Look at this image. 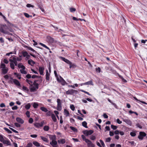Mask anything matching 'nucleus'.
Listing matches in <instances>:
<instances>
[{
	"label": "nucleus",
	"instance_id": "obj_7",
	"mask_svg": "<svg viewBox=\"0 0 147 147\" xmlns=\"http://www.w3.org/2000/svg\"><path fill=\"white\" fill-rule=\"evenodd\" d=\"M5 138L2 142L4 144H6L7 145H10L11 143L10 141L6 137H5Z\"/></svg>",
	"mask_w": 147,
	"mask_h": 147
},
{
	"label": "nucleus",
	"instance_id": "obj_2",
	"mask_svg": "<svg viewBox=\"0 0 147 147\" xmlns=\"http://www.w3.org/2000/svg\"><path fill=\"white\" fill-rule=\"evenodd\" d=\"M78 92L77 90L74 89L68 90L66 92V94L67 95H74L78 93Z\"/></svg>",
	"mask_w": 147,
	"mask_h": 147
},
{
	"label": "nucleus",
	"instance_id": "obj_40",
	"mask_svg": "<svg viewBox=\"0 0 147 147\" xmlns=\"http://www.w3.org/2000/svg\"><path fill=\"white\" fill-rule=\"evenodd\" d=\"M5 137H4L3 135H0V141L2 142L3 140L5 138Z\"/></svg>",
	"mask_w": 147,
	"mask_h": 147
},
{
	"label": "nucleus",
	"instance_id": "obj_64",
	"mask_svg": "<svg viewBox=\"0 0 147 147\" xmlns=\"http://www.w3.org/2000/svg\"><path fill=\"white\" fill-rule=\"evenodd\" d=\"M26 76L28 79L32 77L31 75L29 74H28Z\"/></svg>",
	"mask_w": 147,
	"mask_h": 147
},
{
	"label": "nucleus",
	"instance_id": "obj_41",
	"mask_svg": "<svg viewBox=\"0 0 147 147\" xmlns=\"http://www.w3.org/2000/svg\"><path fill=\"white\" fill-rule=\"evenodd\" d=\"M4 129L5 130L7 131V133L9 134H11L12 133L11 131L6 127L4 128Z\"/></svg>",
	"mask_w": 147,
	"mask_h": 147
},
{
	"label": "nucleus",
	"instance_id": "obj_46",
	"mask_svg": "<svg viewBox=\"0 0 147 147\" xmlns=\"http://www.w3.org/2000/svg\"><path fill=\"white\" fill-rule=\"evenodd\" d=\"M69 10L71 12H75L76 11V9L74 8H70Z\"/></svg>",
	"mask_w": 147,
	"mask_h": 147
},
{
	"label": "nucleus",
	"instance_id": "obj_63",
	"mask_svg": "<svg viewBox=\"0 0 147 147\" xmlns=\"http://www.w3.org/2000/svg\"><path fill=\"white\" fill-rule=\"evenodd\" d=\"M47 113H46V115L48 116H50L51 115V114H52L51 113V112L49 111H48L47 112Z\"/></svg>",
	"mask_w": 147,
	"mask_h": 147
},
{
	"label": "nucleus",
	"instance_id": "obj_34",
	"mask_svg": "<svg viewBox=\"0 0 147 147\" xmlns=\"http://www.w3.org/2000/svg\"><path fill=\"white\" fill-rule=\"evenodd\" d=\"M22 53L24 57H26L28 54V53L26 51H22Z\"/></svg>",
	"mask_w": 147,
	"mask_h": 147
},
{
	"label": "nucleus",
	"instance_id": "obj_39",
	"mask_svg": "<svg viewBox=\"0 0 147 147\" xmlns=\"http://www.w3.org/2000/svg\"><path fill=\"white\" fill-rule=\"evenodd\" d=\"M49 127L48 126L45 125L44 126L43 128V129L44 131H48L49 130Z\"/></svg>",
	"mask_w": 147,
	"mask_h": 147
},
{
	"label": "nucleus",
	"instance_id": "obj_36",
	"mask_svg": "<svg viewBox=\"0 0 147 147\" xmlns=\"http://www.w3.org/2000/svg\"><path fill=\"white\" fill-rule=\"evenodd\" d=\"M70 128L74 132H76L77 131V129L74 127H73L72 126H70Z\"/></svg>",
	"mask_w": 147,
	"mask_h": 147
},
{
	"label": "nucleus",
	"instance_id": "obj_27",
	"mask_svg": "<svg viewBox=\"0 0 147 147\" xmlns=\"http://www.w3.org/2000/svg\"><path fill=\"white\" fill-rule=\"evenodd\" d=\"M33 85H34L37 89L38 88L39 84L36 82V81H34V82H33Z\"/></svg>",
	"mask_w": 147,
	"mask_h": 147
},
{
	"label": "nucleus",
	"instance_id": "obj_12",
	"mask_svg": "<svg viewBox=\"0 0 147 147\" xmlns=\"http://www.w3.org/2000/svg\"><path fill=\"white\" fill-rule=\"evenodd\" d=\"M44 68L43 67H39V71L40 74L41 75H43V74L44 71Z\"/></svg>",
	"mask_w": 147,
	"mask_h": 147
},
{
	"label": "nucleus",
	"instance_id": "obj_53",
	"mask_svg": "<svg viewBox=\"0 0 147 147\" xmlns=\"http://www.w3.org/2000/svg\"><path fill=\"white\" fill-rule=\"evenodd\" d=\"M80 91L82 92H83L87 94H88L89 95H90V96L91 95V94H90L89 92H88L86 91L83 90H81Z\"/></svg>",
	"mask_w": 147,
	"mask_h": 147
},
{
	"label": "nucleus",
	"instance_id": "obj_5",
	"mask_svg": "<svg viewBox=\"0 0 147 147\" xmlns=\"http://www.w3.org/2000/svg\"><path fill=\"white\" fill-rule=\"evenodd\" d=\"M44 123V121H42L40 123H36L34 124V125L37 128H39L43 126Z\"/></svg>",
	"mask_w": 147,
	"mask_h": 147
},
{
	"label": "nucleus",
	"instance_id": "obj_3",
	"mask_svg": "<svg viewBox=\"0 0 147 147\" xmlns=\"http://www.w3.org/2000/svg\"><path fill=\"white\" fill-rule=\"evenodd\" d=\"M57 110L58 111H60L62 109L61 102V100L59 99H57Z\"/></svg>",
	"mask_w": 147,
	"mask_h": 147
},
{
	"label": "nucleus",
	"instance_id": "obj_56",
	"mask_svg": "<svg viewBox=\"0 0 147 147\" xmlns=\"http://www.w3.org/2000/svg\"><path fill=\"white\" fill-rule=\"evenodd\" d=\"M90 138L92 140H94L96 139V137L95 136L92 135Z\"/></svg>",
	"mask_w": 147,
	"mask_h": 147
},
{
	"label": "nucleus",
	"instance_id": "obj_31",
	"mask_svg": "<svg viewBox=\"0 0 147 147\" xmlns=\"http://www.w3.org/2000/svg\"><path fill=\"white\" fill-rule=\"evenodd\" d=\"M108 101H109L111 103V104H112L115 107V108H116V107H117V106L116 105L115 103H114L113 102H112L111 100H110V99H109V98H108Z\"/></svg>",
	"mask_w": 147,
	"mask_h": 147
},
{
	"label": "nucleus",
	"instance_id": "obj_10",
	"mask_svg": "<svg viewBox=\"0 0 147 147\" xmlns=\"http://www.w3.org/2000/svg\"><path fill=\"white\" fill-rule=\"evenodd\" d=\"M59 58L61 59L62 61H64L67 63L69 64H71V62L68 59H65V58L62 57H60Z\"/></svg>",
	"mask_w": 147,
	"mask_h": 147
},
{
	"label": "nucleus",
	"instance_id": "obj_30",
	"mask_svg": "<svg viewBox=\"0 0 147 147\" xmlns=\"http://www.w3.org/2000/svg\"><path fill=\"white\" fill-rule=\"evenodd\" d=\"M40 138L43 141L47 142H49V140L47 138L42 136H40Z\"/></svg>",
	"mask_w": 147,
	"mask_h": 147
},
{
	"label": "nucleus",
	"instance_id": "obj_62",
	"mask_svg": "<svg viewBox=\"0 0 147 147\" xmlns=\"http://www.w3.org/2000/svg\"><path fill=\"white\" fill-rule=\"evenodd\" d=\"M26 7H34V6L30 4H28L26 5Z\"/></svg>",
	"mask_w": 147,
	"mask_h": 147
},
{
	"label": "nucleus",
	"instance_id": "obj_61",
	"mask_svg": "<svg viewBox=\"0 0 147 147\" xmlns=\"http://www.w3.org/2000/svg\"><path fill=\"white\" fill-rule=\"evenodd\" d=\"M70 108L72 111H74V110L75 108L74 106L73 105H71L70 106Z\"/></svg>",
	"mask_w": 147,
	"mask_h": 147
},
{
	"label": "nucleus",
	"instance_id": "obj_49",
	"mask_svg": "<svg viewBox=\"0 0 147 147\" xmlns=\"http://www.w3.org/2000/svg\"><path fill=\"white\" fill-rule=\"evenodd\" d=\"M63 78L61 76H60L59 77V78L58 77H57V80L58 82H61V78Z\"/></svg>",
	"mask_w": 147,
	"mask_h": 147
},
{
	"label": "nucleus",
	"instance_id": "obj_45",
	"mask_svg": "<svg viewBox=\"0 0 147 147\" xmlns=\"http://www.w3.org/2000/svg\"><path fill=\"white\" fill-rule=\"evenodd\" d=\"M20 71L22 74H27V72L23 69H20Z\"/></svg>",
	"mask_w": 147,
	"mask_h": 147
},
{
	"label": "nucleus",
	"instance_id": "obj_58",
	"mask_svg": "<svg viewBox=\"0 0 147 147\" xmlns=\"http://www.w3.org/2000/svg\"><path fill=\"white\" fill-rule=\"evenodd\" d=\"M32 143H30L28 144L25 147H32Z\"/></svg>",
	"mask_w": 147,
	"mask_h": 147
},
{
	"label": "nucleus",
	"instance_id": "obj_32",
	"mask_svg": "<svg viewBox=\"0 0 147 147\" xmlns=\"http://www.w3.org/2000/svg\"><path fill=\"white\" fill-rule=\"evenodd\" d=\"M69 65V68H74L76 67V66L74 64H72V63L71 62V64Z\"/></svg>",
	"mask_w": 147,
	"mask_h": 147
},
{
	"label": "nucleus",
	"instance_id": "obj_1",
	"mask_svg": "<svg viewBox=\"0 0 147 147\" xmlns=\"http://www.w3.org/2000/svg\"><path fill=\"white\" fill-rule=\"evenodd\" d=\"M0 68L1 71V74L5 75L7 73L8 69L6 67L5 65L3 63H1L0 65Z\"/></svg>",
	"mask_w": 147,
	"mask_h": 147
},
{
	"label": "nucleus",
	"instance_id": "obj_37",
	"mask_svg": "<svg viewBox=\"0 0 147 147\" xmlns=\"http://www.w3.org/2000/svg\"><path fill=\"white\" fill-rule=\"evenodd\" d=\"M2 27H3V28H4V30H8V27L6 25V24H3L2 25Z\"/></svg>",
	"mask_w": 147,
	"mask_h": 147
},
{
	"label": "nucleus",
	"instance_id": "obj_44",
	"mask_svg": "<svg viewBox=\"0 0 147 147\" xmlns=\"http://www.w3.org/2000/svg\"><path fill=\"white\" fill-rule=\"evenodd\" d=\"M2 30V33H3V34H5L9 35V32L7 31V30Z\"/></svg>",
	"mask_w": 147,
	"mask_h": 147
},
{
	"label": "nucleus",
	"instance_id": "obj_20",
	"mask_svg": "<svg viewBox=\"0 0 147 147\" xmlns=\"http://www.w3.org/2000/svg\"><path fill=\"white\" fill-rule=\"evenodd\" d=\"M26 48H27L28 50L31 51H32L35 52L36 53L38 54V55H39L38 53H37V52L34 50V49H33L32 48L30 47H29L27 46H26Z\"/></svg>",
	"mask_w": 147,
	"mask_h": 147
},
{
	"label": "nucleus",
	"instance_id": "obj_9",
	"mask_svg": "<svg viewBox=\"0 0 147 147\" xmlns=\"http://www.w3.org/2000/svg\"><path fill=\"white\" fill-rule=\"evenodd\" d=\"M123 121L125 122L127 124L130 126H131L132 122L131 120L128 119H126L124 118H122Z\"/></svg>",
	"mask_w": 147,
	"mask_h": 147
},
{
	"label": "nucleus",
	"instance_id": "obj_24",
	"mask_svg": "<svg viewBox=\"0 0 147 147\" xmlns=\"http://www.w3.org/2000/svg\"><path fill=\"white\" fill-rule=\"evenodd\" d=\"M28 63L29 64L32 65H34L35 63L31 59L28 60Z\"/></svg>",
	"mask_w": 147,
	"mask_h": 147
},
{
	"label": "nucleus",
	"instance_id": "obj_60",
	"mask_svg": "<svg viewBox=\"0 0 147 147\" xmlns=\"http://www.w3.org/2000/svg\"><path fill=\"white\" fill-rule=\"evenodd\" d=\"M9 128L12 131H13V132L16 133H18V132L16 131V130L13 129V128H11V127H9Z\"/></svg>",
	"mask_w": 147,
	"mask_h": 147
},
{
	"label": "nucleus",
	"instance_id": "obj_52",
	"mask_svg": "<svg viewBox=\"0 0 147 147\" xmlns=\"http://www.w3.org/2000/svg\"><path fill=\"white\" fill-rule=\"evenodd\" d=\"M111 128L113 129V130H115L117 129V126L114 125H111Z\"/></svg>",
	"mask_w": 147,
	"mask_h": 147
},
{
	"label": "nucleus",
	"instance_id": "obj_51",
	"mask_svg": "<svg viewBox=\"0 0 147 147\" xmlns=\"http://www.w3.org/2000/svg\"><path fill=\"white\" fill-rule=\"evenodd\" d=\"M100 142L101 143V144L103 147H104L105 146V144L104 142L101 140H100Z\"/></svg>",
	"mask_w": 147,
	"mask_h": 147
},
{
	"label": "nucleus",
	"instance_id": "obj_50",
	"mask_svg": "<svg viewBox=\"0 0 147 147\" xmlns=\"http://www.w3.org/2000/svg\"><path fill=\"white\" fill-rule=\"evenodd\" d=\"M14 74L16 76V77L18 78V79H20L21 78V77L19 74L15 73H14Z\"/></svg>",
	"mask_w": 147,
	"mask_h": 147
},
{
	"label": "nucleus",
	"instance_id": "obj_4",
	"mask_svg": "<svg viewBox=\"0 0 147 147\" xmlns=\"http://www.w3.org/2000/svg\"><path fill=\"white\" fill-rule=\"evenodd\" d=\"M146 134L145 133L143 132H140L139 135L138 136V138L140 139L141 140L143 139V137L146 136Z\"/></svg>",
	"mask_w": 147,
	"mask_h": 147
},
{
	"label": "nucleus",
	"instance_id": "obj_19",
	"mask_svg": "<svg viewBox=\"0 0 147 147\" xmlns=\"http://www.w3.org/2000/svg\"><path fill=\"white\" fill-rule=\"evenodd\" d=\"M60 83L61 84V85L63 86H64L65 84H67V83L65 82L63 78H61V82Z\"/></svg>",
	"mask_w": 147,
	"mask_h": 147
},
{
	"label": "nucleus",
	"instance_id": "obj_48",
	"mask_svg": "<svg viewBox=\"0 0 147 147\" xmlns=\"http://www.w3.org/2000/svg\"><path fill=\"white\" fill-rule=\"evenodd\" d=\"M10 65L11 67V69H15L14 67V63H10Z\"/></svg>",
	"mask_w": 147,
	"mask_h": 147
},
{
	"label": "nucleus",
	"instance_id": "obj_11",
	"mask_svg": "<svg viewBox=\"0 0 147 147\" xmlns=\"http://www.w3.org/2000/svg\"><path fill=\"white\" fill-rule=\"evenodd\" d=\"M13 82L16 86H20V84L18 80L16 79L13 80Z\"/></svg>",
	"mask_w": 147,
	"mask_h": 147
},
{
	"label": "nucleus",
	"instance_id": "obj_15",
	"mask_svg": "<svg viewBox=\"0 0 147 147\" xmlns=\"http://www.w3.org/2000/svg\"><path fill=\"white\" fill-rule=\"evenodd\" d=\"M31 87H32L30 88V91L31 92H34L36 91V90L38 89H37L36 87L33 86Z\"/></svg>",
	"mask_w": 147,
	"mask_h": 147
},
{
	"label": "nucleus",
	"instance_id": "obj_57",
	"mask_svg": "<svg viewBox=\"0 0 147 147\" xmlns=\"http://www.w3.org/2000/svg\"><path fill=\"white\" fill-rule=\"evenodd\" d=\"M130 135L131 136L134 137L136 136V134L135 133L132 132H130Z\"/></svg>",
	"mask_w": 147,
	"mask_h": 147
},
{
	"label": "nucleus",
	"instance_id": "obj_8",
	"mask_svg": "<svg viewBox=\"0 0 147 147\" xmlns=\"http://www.w3.org/2000/svg\"><path fill=\"white\" fill-rule=\"evenodd\" d=\"M87 144L88 147H95V145L92 142L89 140L86 142Z\"/></svg>",
	"mask_w": 147,
	"mask_h": 147
},
{
	"label": "nucleus",
	"instance_id": "obj_59",
	"mask_svg": "<svg viewBox=\"0 0 147 147\" xmlns=\"http://www.w3.org/2000/svg\"><path fill=\"white\" fill-rule=\"evenodd\" d=\"M30 112L29 111H26V115L29 118L30 117Z\"/></svg>",
	"mask_w": 147,
	"mask_h": 147
},
{
	"label": "nucleus",
	"instance_id": "obj_38",
	"mask_svg": "<svg viewBox=\"0 0 147 147\" xmlns=\"http://www.w3.org/2000/svg\"><path fill=\"white\" fill-rule=\"evenodd\" d=\"M82 138L83 140L84 141L86 142H87V141L89 140L88 139L86 138L85 136L83 135H82Z\"/></svg>",
	"mask_w": 147,
	"mask_h": 147
},
{
	"label": "nucleus",
	"instance_id": "obj_22",
	"mask_svg": "<svg viewBox=\"0 0 147 147\" xmlns=\"http://www.w3.org/2000/svg\"><path fill=\"white\" fill-rule=\"evenodd\" d=\"M40 110L45 112H47L48 111L47 109L44 107H41L40 108Z\"/></svg>",
	"mask_w": 147,
	"mask_h": 147
},
{
	"label": "nucleus",
	"instance_id": "obj_16",
	"mask_svg": "<svg viewBox=\"0 0 147 147\" xmlns=\"http://www.w3.org/2000/svg\"><path fill=\"white\" fill-rule=\"evenodd\" d=\"M58 142L59 144H64L65 142V140L64 139H61L58 140Z\"/></svg>",
	"mask_w": 147,
	"mask_h": 147
},
{
	"label": "nucleus",
	"instance_id": "obj_28",
	"mask_svg": "<svg viewBox=\"0 0 147 147\" xmlns=\"http://www.w3.org/2000/svg\"><path fill=\"white\" fill-rule=\"evenodd\" d=\"M33 144L35 146L37 147H39L40 146V144L36 141H34L33 142Z\"/></svg>",
	"mask_w": 147,
	"mask_h": 147
},
{
	"label": "nucleus",
	"instance_id": "obj_26",
	"mask_svg": "<svg viewBox=\"0 0 147 147\" xmlns=\"http://www.w3.org/2000/svg\"><path fill=\"white\" fill-rule=\"evenodd\" d=\"M85 85H93V83L92 81V80L88 82L85 83Z\"/></svg>",
	"mask_w": 147,
	"mask_h": 147
},
{
	"label": "nucleus",
	"instance_id": "obj_55",
	"mask_svg": "<svg viewBox=\"0 0 147 147\" xmlns=\"http://www.w3.org/2000/svg\"><path fill=\"white\" fill-rule=\"evenodd\" d=\"M13 60H14V61L13 62V63H14V64L15 66H17L18 64V63L17 61L15 60V59L14 58H13Z\"/></svg>",
	"mask_w": 147,
	"mask_h": 147
},
{
	"label": "nucleus",
	"instance_id": "obj_43",
	"mask_svg": "<svg viewBox=\"0 0 147 147\" xmlns=\"http://www.w3.org/2000/svg\"><path fill=\"white\" fill-rule=\"evenodd\" d=\"M30 106H31L30 104L28 103L25 106V108L26 109H28L30 108Z\"/></svg>",
	"mask_w": 147,
	"mask_h": 147
},
{
	"label": "nucleus",
	"instance_id": "obj_54",
	"mask_svg": "<svg viewBox=\"0 0 147 147\" xmlns=\"http://www.w3.org/2000/svg\"><path fill=\"white\" fill-rule=\"evenodd\" d=\"M136 126L137 127H138L139 128L142 129V127L139 123H136Z\"/></svg>",
	"mask_w": 147,
	"mask_h": 147
},
{
	"label": "nucleus",
	"instance_id": "obj_6",
	"mask_svg": "<svg viewBox=\"0 0 147 147\" xmlns=\"http://www.w3.org/2000/svg\"><path fill=\"white\" fill-rule=\"evenodd\" d=\"M93 131L91 130L88 131L85 130L83 132L84 134L85 135H86L87 136L91 135L93 133Z\"/></svg>",
	"mask_w": 147,
	"mask_h": 147
},
{
	"label": "nucleus",
	"instance_id": "obj_18",
	"mask_svg": "<svg viewBox=\"0 0 147 147\" xmlns=\"http://www.w3.org/2000/svg\"><path fill=\"white\" fill-rule=\"evenodd\" d=\"M50 75V74L48 72V70L47 69L46 70V80H49V76Z\"/></svg>",
	"mask_w": 147,
	"mask_h": 147
},
{
	"label": "nucleus",
	"instance_id": "obj_13",
	"mask_svg": "<svg viewBox=\"0 0 147 147\" xmlns=\"http://www.w3.org/2000/svg\"><path fill=\"white\" fill-rule=\"evenodd\" d=\"M50 144L53 147H55L57 144V142L56 140L52 141L50 142Z\"/></svg>",
	"mask_w": 147,
	"mask_h": 147
},
{
	"label": "nucleus",
	"instance_id": "obj_29",
	"mask_svg": "<svg viewBox=\"0 0 147 147\" xmlns=\"http://www.w3.org/2000/svg\"><path fill=\"white\" fill-rule=\"evenodd\" d=\"M22 89L25 92H28L29 91L28 88L27 87L24 86H23Z\"/></svg>",
	"mask_w": 147,
	"mask_h": 147
},
{
	"label": "nucleus",
	"instance_id": "obj_23",
	"mask_svg": "<svg viewBox=\"0 0 147 147\" xmlns=\"http://www.w3.org/2000/svg\"><path fill=\"white\" fill-rule=\"evenodd\" d=\"M26 82L30 84L31 86H33V82L32 81L27 79L26 80Z\"/></svg>",
	"mask_w": 147,
	"mask_h": 147
},
{
	"label": "nucleus",
	"instance_id": "obj_14",
	"mask_svg": "<svg viewBox=\"0 0 147 147\" xmlns=\"http://www.w3.org/2000/svg\"><path fill=\"white\" fill-rule=\"evenodd\" d=\"M16 120L18 122L21 124H23L24 122V120L20 117H17Z\"/></svg>",
	"mask_w": 147,
	"mask_h": 147
},
{
	"label": "nucleus",
	"instance_id": "obj_33",
	"mask_svg": "<svg viewBox=\"0 0 147 147\" xmlns=\"http://www.w3.org/2000/svg\"><path fill=\"white\" fill-rule=\"evenodd\" d=\"M119 78L122 80V81L124 82H126L127 81L125 80L124 79L122 76L120 75H118Z\"/></svg>",
	"mask_w": 147,
	"mask_h": 147
},
{
	"label": "nucleus",
	"instance_id": "obj_25",
	"mask_svg": "<svg viewBox=\"0 0 147 147\" xmlns=\"http://www.w3.org/2000/svg\"><path fill=\"white\" fill-rule=\"evenodd\" d=\"M64 114L66 116H68L69 114V112L66 109H64Z\"/></svg>",
	"mask_w": 147,
	"mask_h": 147
},
{
	"label": "nucleus",
	"instance_id": "obj_47",
	"mask_svg": "<svg viewBox=\"0 0 147 147\" xmlns=\"http://www.w3.org/2000/svg\"><path fill=\"white\" fill-rule=\"evenodd\" d=\"M38 106V104L36 102H34L33 104V107L34 108H36Z\"/></svg>",
	"mask_w": 147,
	"mask_h": 147
},
{
	"label": "nucleus",
	"instance_id": "obj_42",
	"mask_svg": "<svg viewBox=\"0 0 147 147\" xmlns=\"http://www.w3.org/2000/svg\"><path fill=\"white\" fill-rule=\"evenodd\" d=\"M24 15L27 18H29V17H31V18L32 17V16H31V15L30 16L27 13H24Z\"/></svg>",
	"mask_w": 147,
	"mask_h": 147
},
{
	"label": "nucleus",
	"instance_id": "obj_21",
	"mask_svg": "<svg viewBox=\"0 0 147 147\" xmlns=\"http://www.w3.org/2000/svg\"><path fill=\"white\" fill-rule=\"evenodd\" d=\"M51 118L52 120L54 122H56L57 121V119L55 115L54 114H51Z\"/></svg>",
	"mask_w": 147,
	"mask_h": 147
},
{
	"label": "nucleus",
	"instance_id": "obj_35",
	"mask_svg": "<svg viewBox=\"0 0 147 147\" xmlns=\"http://www.w3.org/2000/svg\"><path fill=\"white\" fill-rule=\"evenodd\" d=\"M82 125L85 128H87L88 127L87 126V123L85 121H84L82 122Z\"/></svg>",
	"mask_w": 147,
	"mask_h": 147
},
{
	"label": "nucleus",
	"instance_id": "obj_17",
	"mask_svg": "<svg viewBox=\"0 0 147 147\" xmlns=\"http://www.w3.org/2000/svg\"><path fill=\"white\" fill-rule=\"evenodd\" d=\"M49 138L52 141L56 140V137L55 135H50Z\"/></svg>",
	"mask_w": 147,
	"mask_h": 147
}]
</instances>
